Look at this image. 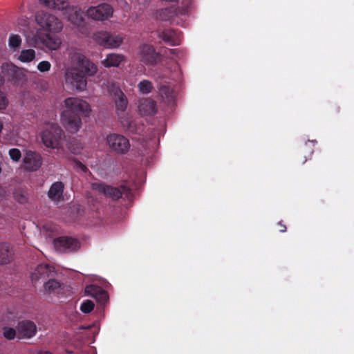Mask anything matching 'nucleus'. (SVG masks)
<instances>
[{
    "instance_id": "9",
    "label": "nucleus",
    "mask_w": 354,
    "mask_h": 354,
    "mask_svg": "<svg viewBox=\"0 0 354 354\" xmlns=\"http://www.w3.org/2000/svg\"><path fill=\"white\" fill-rule=\"evenodd\" d=\"M64 15L68 21L78 28L82 34L86 35L88 33V28L84 21L85 15L81 9L72 6Z\"/></svg>"
},
{
    "instance_id": "43",
    "label": "nucleus",
    "mask_w": 354,
    "mask_h": 354,
    "mask_svg": "<svg viewBox=\"0 0 354 354\" xmlns=\"http://www.w3.org/2000/svg\"><path fill=\"white\" fill-rule=\"evenodd\" d=\"M38 354H53L49 351H41Z\"/></svg>"
},
{
    "instance_id": "19",
    "label": "nucleus",
    "mask_w": 354,
    "mask_h": 354,
    "mask_svg": "<svg viewBox=\"0 0 354 354\" xmlns=\"http://www.w3.org/2000/svg\"><path fill=\"white\" fill-rule=\"evenodd\" d=\"M114 102L116 112L118 117L122 119L125 115V110L127 107L128 100L124 93L118 90L114 93Z\"/></svg>"
},
{
    "instance_id": "13",
    "label": "nucleus",
    "mask_w": 354,
    "mask_h": 354,
    "mask_svg": "<svg viewBox=\"0 0 354 354\" xmlns=\"http://www.w3.org/2000/svg\"><path fill=\"white\" fill-rule=\"evenodd\" d=\"M158 37L171 46L180 45L183 38L181 32L172 28L158 31Z\"/></svg>"
},
{
    "instance_id": "42",
    "label": "nucleus",
    "mask_w": 354,
    "mask_h": 354,
    "mask_svg": "<svg viewBox=\"0 0 354 354\" xmlns=\"http://www.w3.org/2000/svg\"><path fill=\"white\" fill-rule=\"evenodd\" d=\"M78 165L80 166V168L84 172H86L87 171V167L83 165L82 163H81L80 162H78Z\"/></svg>"
},
{
    "instance_id": "16",
    "label": "nucleus",
    "mask_w": 354,
    "mask_h": 354,
    "mask_svg": "<svg viewBox=\"0 0 354 354\" xmlns=\"http://www.w3.org/2000/svg\"><path fill=\"white\" fill-rule=\"evenodd\" d=\"M316 143L315 140H308L298 147L297 158L301 164L304 165L308 159L311 158Z\"/></svg>"
},
{
    "instance_id": "7",
    "label": "nucleus",
    "mask_w": 354,
    "mask_h": 354,
    "mask_svg": "<svg viewBox=\"0 0 354 354\" xmlns=\"http://www.w3.org/2000/svg\"><path fill=\"white\" fill-rule=\"evenodd\" d=\"M65 82L70 84L72 88L82 91L86 88V76L77 68H69L65 73Z\"/></svg>"
},
{
    "instance_id": "17",
    "label": "nucleus",
    "mask_w": 354,
    "mask_h": 354,
    "mask_svg": "<svg viewBox=\"0 0 354 354\" xmlns=\"http://www.w3.org/2000/svg\"><path fill=\"white\" fill-rule=\"evenodd\" d=\"M84 293L87 296L95 298L96 301L102 305L105 304L109 299L106 291L97 285L91 284L86 286Z\"/></svg>"
},
{
    "instance_id": "3",
    "label": "nucleus",
    "mask_w": 354,
    "mask_h": 354,
    "mask_svg": "<svg viewBox=\"0 0 354 354\" xmlns=\"http://www.w3.org/2000/svg\"><path fill=\"white\" fill-rule=\"evenodd\" d=\"M93 189L116 201L120 198L131 200L133 197L132 189L129 187L122 185L119 187H114L104 183H96L92 185Z\"/></svg>"
},
{
    "instance_id": "40",
    "label": "nucleus",
    "mask_w": 354,
    "mask_h": 354,
    "mask_svg": "<svg viewBox=\"0 0 354 354\" xmlns=\"http://www.w3.org/2000/svg\"><path fill=\"white\" fill-rule=\"evenodd\" d=\"M14 317L15 316L13 315V314L12 313L8 312L7 314L6 315V316H5V318H4V319H8V322H6V324H10L11 322H10V320L12 319L13 321L12 318H14Z\"/></svg>"
},
{
    "instance_id": "25",
    "label": "nucleus",
    "mask_w": 354,
    "mask_h": 354,
    "mask_svg": "<svg viewBox=\"0 0 354 354\" xmlns=\"http://www.w3.org/2000/svg\"><path fill=\"white\" fill-rule=\"evenodd\" d=\"M51 271L52 268L48 264L39 265L35 270L34 272L32 273L31 280L34 283L39 279H46L50 276Z\"/></svg>"
},
{
    "instance_id": "14",
    "label": "nucleus",
    "mask_w": 354,
    "mask_h": 354,
    "mask_svg": "<svg viewBox=\"0 0 354 354\" xmlns=\"http://www.w3.org/2000/svg\"><path fill=\"white\" fill-rule=\"evenodd\" d=\"M17 330L19 339H30L36 335L37 326L32 321L22 320L18 322Z\"/></svg>"
},
{
    "instance_id": "18",
    "label": "nucleus",
    "mask_w": 354,
    "mask_h": 354,
    "mask_svg": "<svg viewBox=\"0 0 354 354\" xmlns=\"http://www.w3.org/2000/svg\"><path fill=\"white\" fill-rule=\"evenodd\" d=\"M2 71L15 82H19L25 78L24 72L13 64H3Z\"/></svg>"
},
{
    "instance_id": "23",
    "label": "nucleus",
    "mask_w": 354,
    "mask_h": 354,
    "mask_svg": "<svg viewBox=\"0 0 354 354\" xmlns=\"http://www.w3.org/2000/svg\"><path fill=\"white\" fill-rule=\"evenodd\" d=\"M138 110L141 115H153L156 113V103L150 98L140 100Z\"/></svg>"
},
{
    "instance_id": "35",
    "label": "nucleus",
    "mask_w": 354,
    "mask_h": 354,
    "mask_svg": "<svg viewBox=\"0 0 354 354\" xmlns=\"http://www.w3.org/2000/svg\"><path fill=\"white\" fill-rule=\"evenodd\" d=\"M14 197L21 204H25L28 201L27 195L22 190H16L14 193Z\"/></svg>"
},
{
    "instance_id": "4",
    "label": "nucleus",
    "mask_w": 354,
    "mask_h": 354,
    "mask_svg": "<svg viewBox=\"0 0 354 354\" xmlns=\"http://www.w3.org/2000/svg\"><path fill=\"white\" fill-rule=\"evenodd\" d=\"M63 138V130L57 124L55 123L49 124L41 134L44 145L51 149H59L62 145Z\"/></svg>"
},
{
    "instance_id": "33",
    "label": "nucleus",
    "mask_w": 354,
    "mask_h": 354,
    "mask_svg": "<svg viewBox=\"0 0 354 354\" xmlns=\"http://www.w3.org/2000/svg\"><path fill=\"white\" fill-rule=\"evenodd\" d=\"M3 336L8 340H12L17 335V331L15 328L3 326Z\"/></svg>"
},
{
    "instance_id": "26",
    "label": "nucleus",
    "mask_w": 354,
    "mask_h": 354,
    "mask_svg": "<svg viewBox=\"0 0 354 354\" xmlns=\"http://www.w3.org/2000/svg\"><path fill=\"white\" fill-rule=\"evenodd\" d=\"M125 61V57L122 54L109 53L102 63L106 67H118L121 63Z\"/></svg>"
},
{
    "instance_id": "30",
    "label": "nucleus",
    "mask_w": 354,
    "mask_h": 354,
    "mask_svg": "<svg viewBox=\"0 0 354 354\" xmlns=\"http://www.w3.org/2000/svg\"><path fill=\"white\" fill-rule=\"evenodd\" d=\"M139 91L143 94L149 93L153 89V84L149 80H144L138 84Z\"/></svg>"
},
{
    "instance_id": "5",
    "label": "nucleus",
    "mask_w": 354,
    "mask_h": 354,
    "mask_svg": "<svg viewBox=\"0 0 354 354\" xmlns=\"http://www.w3.org/2000/svg\"><path fill=\"white\" fill-rule=\"evenodd\" d=\"M93 40L100 46L104 48H118L124 41L123 34H117L109 31H98L94 33Z\"/></svg>"
},
{
    "instance_id": "12",
    "label": "nucleus",
    "mask_w": 354,
    "mask_h": 354,
    "mask_svg": "<svg viewBox=\"0 0 354 354\" xmlns=\"http://www.w3.org/2000/svg\"><path fill=\"white\" fill-rule=\"evenodd\" d=\"M54 245L60 252L75 251L80 247V243L76 239L60 236L55 239Z\"/></svg>"
},
{
    "instance_id": "6",
    "label": "nucleus",
    "mask_w": 354,
    "mask_h": 354,
    "mask_svg": "<svg viewBox=\"0 0 354 354\" xmlns=\"http://www.w3.org/2000/svg\"><path fill=\"white\" fill-rule=\"evenodd\" d=\"M36 21L42 28L49 32H59L63 28L61 21L48 12H41L37 14Z\"/></svg>"
},
{
    "instance_id": "28",
    "label": "nucleus",
    "mask_w": 354,
    "mask_h": 354,
    "mask_svg": "<svg viewBox=\"0 0 354 354\" xmlns=\"http://www.w3.org/2000/svg\"><path fill=\"white\" fill-rule=\"evenodd\" d=\"M44 43L45 46L50 50L57 49L61 44L60 39L57 37L47 35L44 39Z\"/></svg>"
},
{
    "instance_id": "24",
    "label": "nucleus",
    "mask_w": 354,
    "mask_h": 354,
    "mask_svg": "<svg viewBox=\"0 0 354 354\" xmlns=\"http://www.w3.org/2000/svg\"><path fill=\"white\" fill-rule=\"evenodd\" d=\"M64 189V185L62 182H55L50 186L48 192V196L53 201H60L63 198Z\"/></svg>"
},
{
    "instance_id": "10",
    "label": "nucleus",
    "mask_w": 354,
    "mask_h": 354,
    "mask_svg": "<svg viewBox=\"0 0 354 354\" xmlns=\"http://www.w3.org/2000/svg\"><path fill=\"white\" fill-rule=\"evenodd\" d=\"M113 12V8L109 4L105 3L95 7H91L86 11L87 15L96 21L106 20L112 16Z\"/></svg>"
},
{
    "instance_id": "1",
    "label": "nucleus",
    "mask_w": 354,
    "mask_h": 354,
    "mask_svg": "<svg viewBox=\"0 0 354 354\" xmlns=\"http://www.w3.org/2000/svg\"><path fill=\"white\" fill-rule=\"evenodd\" d=\"M66 109L61 114V122L70 133L77 132L82 127L81 116L88 115L91 108L85 101L77 97H68L64 100Z\"/></svg>"
},
{
    "instance_id": "11",
    "label": "nucleus",
    "mask_w": 354,
    "mask_h": 354,
    "mask_svg": "<svg viewBox=\"0 0 354 354\" xmlns=\"http://www.w3.org/2000/svg\"><path fill=\"white\" fill-rule=\"evenodd\" d=\"M139 57L140 62L145 64L154 66L158 60L159 54L156 51L153 46L142 44L140 46Z\"/></svg>"
},
{
    "instance_id": "29",
    "label": "nucleus",
    "mask_w": 354,
    "mask_h": 354,
    "mask_svg": "<svg viewBox=\"0 0 354 354\" xmlns=\"http://www.w3.org/2000/svg\"><path fill=\"white\" fill-rule=\"evenodd\" d=\"M35 57V51L33 49H26L21 50L18 57V59L21 62H30Z\"/></svg>"
},
{
    "instance_id": "20",
    "label": "nucleus",
    "mask_w": 354,
    "mask_h": 354,
    "mask_svg": "<svg viewBox=\"0 0 354 354\" xmlns=\"http://www.w3.org/2000/svg\"><path fill=\"white\" fill-rule=\"evenodd\" d=\"M78 66L80 71L86 76H91L96 73L97 66L87 59L85 56L80 55L78 57Z\"/></svg>"
},
{
    "instance_id": "21",
    "label": "nucleus",
    "mask_w": 354,
    "mask_h": 354,
    "mask_svg": "<svg viewBox=\"0 0 354 354\" xmlns=\"http://www.w3.org/2000/svg\"><path fill=\"white\" fill-rule=\"evenodd\" d=\"M39 2L44 6L51 8L57 9L63 12V15L68 12L69 8L72 6L69 5L67 0H39Z\"/></svg>"
},
{
    "instance_id": "34",
    "label": "nucleus",
    "mask_w": 354,
    "mask_h": 354,
    "mask_svg": "<svg viewBox=\"0 0 354 354\" xmlns=\"http://www.w3.org/2000/svg\"><path fill=\"white\" fill-rule=\"evenodd\" d=\"M95 304L91 300H85L83 301L80 306V310L85 313H90L94 308Z\"/></svg>"
},
{
    "instance_id": "36",
    "label": "nucleus",
    "mask_w": 354,
    "mask_h": 354,
    "mask_svg": "<svg viewBox=\"0 0 354 354\" xmlns=\"http://www.w3.org/2000/svg\"><path fill=\"white\" fill-rule=\"evenodd\" d=\"M8 153L10 158L15 162L19 161L21 157V153L20 150L17 148L10 149Z\"/></svg>"
},
{
    "instance_id": "44",
    "label": "nucleus",
    "mask_w": 354,
    "mask_h": 354,
    "mask_svg": "<svg viewBox=\"0 0 354 354\" xmlns=\"http://www.w3.org/2000/svg\"><path fill=\"white\" fill-rule=\"evenodd\" d=\"M2 83H3V79H2L1 75H0V84H1Z\"/></svg>"
},
{
    "instance_id": "41",
    "label": "nucleus",
    "mask_w": 354,
    "mask_h": 354,
    "mask_svg": "<svg viewBox=\"0 0 354 354\" xmlns=\"http://www.w3.org/2000/svg\"><path fill=\"white\" fill-rule=\"evenodd\" d=\"M169 52L170 55H176L178 53L180 52L179 49H169Z\"/></svg>"
},
{
    "instance_id": "32",
    "label": "nucleus",
    "mask_w": 354,
    "mask_h": 354,
    "mask_svg": "<svg viewBox=\"0 0 354 354\" xmlns=\"http://www.w3.org/2000/svg\"><path fill=\"white\" fill-rule=\"evenodd\" d=\"M60 288V283L54 279H50L44 284L45 290L51 293Z\"/></svg>"
},
{
    "instance_id": "22",
    "label": "nucleus",
    "mask_w": 354,
    "mask_h": 354,
    "mask_svg": "<svg viewBox=\"0 0 354 354\" xmlns=\"http://www.w3.org/2000/svg\"><path fill=\"white\" fill-rule=\"evenodd\" d=\"M14 251L8 243H0V265L10 263L13 260Z\"/></svg>"
},
{
    "instance_id": "31",
    "label": "nucleus",
    "mask_w": 354,
    "mask_h": 354,
    "mask_svg": "<svg viewBox=\"0 0 354 354\" xmlns=\"http://www.w3.org/2000/svg\"><path fill=\"white\" fill-rule=\"evenodd\" d=\"M8 44L11 48H19L21 44V38L18 35L12 34L9 37Z\"/></svg>"
},
{
    "instance_id": "2",
    "label": "nucleus",
    "mask_w": 354,
    "mask_h": 354,
    "mask_svg": "<svg viewBox=\"0 0 354 354\" xmlns=\"http://www.w3.org/2000/svg\"><path fill=\"white\" fill-rule=\"evenodd\" d=\"M192 0H183L179 6H171L160 9L156 12V18L162 21H169L171 24H178L177 18L189 14L192 6Z\"/></svg>"
},
{
    "instance_id": "27",
    "label": "nucleus",
    "mask_w": 354,
    "mask_h": 354,
    "mask_svg": "<svg viewBox=\"0 0 354 354\" xmlns=\"http://www.w3.org/2000/svg\"><path fill=\"white\" fill-rule=\"evenodd\" d=\"M159 92L161 97L168 102H172L175 98L173 89L167 85H161L159 88Z\"/></svg>"
},
{
    "instance_id": "15",
    "label": "nucleus",
    "mask_w": 354,
    "mask_h": 354,
    "mask_svg": "<svg viewBox=\"0 0 354 354\" xmlns=\"http://www.w3.org/2000/svg\"><path fill=\"white\" fill-rule=\"evenodd\" d=\"M23 162L26 170L34 171L41 166L42 158L39 154L28 151L23 158Z\"/></svg>"
},
{
    "instance_id": "39",
    "label": "nucleus",
    "mask_w": 354,
    "mask_h": 354,
    "mask_svg": "<svg viewBox=\"0 0 354 354\" xmlns=\"http://www.w3.org/2000/svg\"><path fill=\"white\" fill-rule=\"evenodd\" d=\"M277 225H278V226L279 227V231L280 232H286V230H287L286 226V225H284L282 221H279Z\"/></svg>"
},
{
    "instance_id": "38",
    "label": "nucleus",
    "mask_w": 354,
    "mask_h": 354,
    "mask_svg": "<svg viewBox=\"0 0 354 354\" xmlns=\"http://www.w3.org/2000/svg\"><path fill=\"white\" fill-rule=\"evenodd\" d=\"M8 100L3 92L0 91V111L6 109Z\"/></svg>"
},
{
    "instance_id": "8",
    "label": "nucleus",
    "mask_w": 354,
    "mask_h": 354,
    "mask_svg": "<svg viewBox=\"0 0 354 354\" xmlns=\"http://www.w3.org/2000/svg\"><path fill=\"white\" fill-rule=\"evenodd\" d=\"M106 140L111 150L117 153L125 154L130 149L129 140L122 135L111 133L106 136Z\"/></svg>"
},
{
    "instance_id": "37",
    "label": "nucleus",
    "mask_w": 354,
    "mask_h": 354,
    "mask_svg": "<svg viewBox=\"0 0 354 354\" xmlns=\"http://www.w3.org/2000/svg\"><path fill=\"white\" fill-rule=\"evenodd\" d=\"M50 67L51 64L48 61H41L37 65V69L42 73L50 71Z\"/></svg>"
}]
</instances>
